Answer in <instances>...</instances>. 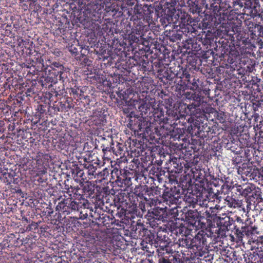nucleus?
Here are the masks:
<instances>
[{"mask_svg":"<svg viewBox=\"0 0 263 263\" xmlns=\"http://www.w3.org/2000/svg\"><path fill=\"white\" fill-rule=\"evenodd\" d=\"M154 11L156 9L152 5H136L128 15L127 18L133 22V25L128 24L124 28L125 35L134 42H138L139 38L149 30Z\"/></svg>","mask_w":263,"mask_h":263,"instance_id":"obj_1","label":"nucleus"},{"mask_svg":"<svg viewBox=\"0 0 263 263\" xmlns=\"http://www.w3.org/2000/svg\"><path fill=\"white\" fill-rule=\"evenodd\" d=\"M65 198L59 202L56 206L55 213L50 207H47L44 212L45 215L53 221H62L65 219L67 215L76 213H79V218L84 219L88 217L87 210L90 203L88 200L77 201L71 197L65 195Z\"/></svg>","mask_w":263,"mask_h":263,"instance_id":"obj_2","label":"nucleus"},{"mask_svg":"<svg viewBox=\"0 0 263 263\" xmlns=\"http://www.w3.org/2000/svg\"><path fill=\"white\" fill-rule=\"evenodd\" d=\"M132 163V168L129 167V170L115 167L110 173L111 178L115 184L123 190H126L132 185V179L135 178V180H137L140 176H142L139 173V165L142 166V164L138 159H134Z\"/></svg>","mask_w":263,"mask_h":263,"instance_id":"obj_3","label":"nucleus"},{"mask_svg":"<svg viewBox=\"0 0 263 263\" xmlns=\"http://www.w3.org/2000/svg\"><path fill=\"white\" fill-rule=\"evenodd\" d=\"M222 216H218L215 213L214 209L212 207L209 208V210H206L202 213V217L205 218L208 222V226L212 230H214L216 236H219L220 231L228 230V227L233 224L234 227L235 222L236 221V218L234 219L227 216L226 214H223Z\"/></svg>","mask_w":263,"mask_h":263,"instance_id":"obj_4","label":"nucleus"},{"mask_svg":"<svg viewBox=\"0 0 263 263\" xmlns=\"http://www.w3.org/2000/svg\"><path fill=\"white\" fill-rule=\"evenodd\" d=\"M216 235L214 230L209 227L205 229L199 231L192 239V249L196 257L200 260L201 257L206 258L208 256V243L209 239L215 238Z\"/></svg>","mask_w":263,"mask_h":263,"instance_id":"obj_5","label":"nucleus"},{"mask_svg":"<svg viewBox=\"0 0 263 263\" xmlns=\"http://www.w3.org/2000/svg\"><path fill=\"white\" fill-rule=\"evenodd\" d=\"M194 72L192 68L182 67L176 72L177 78L180 79L176 89L179 91L180 95H183L186 89L196 90L199 88L198 79L193 76Z\"/></svg>","mask_w":263,"mask_h":263,"instance_id":"obj_6","label":"nucleus"},{"mask_svg":"<svg viewBox=\"0 0 263 263\" xmlns=\"http://www.w3.org/2000/svg\"><path fill=\"white\" fill-rule=\"evenodd\" d=\"M43 54L40 52H36L31 58L32 66L35 68L37 71H43L48 75L53 77V78H56L57 81L58 80V76L64 67L59 62H53L50 65L45 64Z\"/></svg>","mask_w":263,"mask_h":263,"instance_id":"obj_7","label":"nucleus"},{"mask_svg":"<svg viewBox=\"0 0 263 263\" xmlns=\"http://www.w3.org/2000/svg\"><path fill=\"white\" fill-rule=\"evenodd\" d=\"M130 193H128L125 190L121 189L120 192L118 193L114 196V202L115 206L118 209L121 208V211L117 212L115 215L119 217L122 216L124 212L130 213L133 215L139 216L140 212L139 209H137L135 206L133 205Z\"/></svg>","mask_w":263,"mask_h":263,"instance_id":"obj_8","label":"nucleus"},{"mask_svg":"<svg viewBox=\"0 0 263 263\" xmlns=\"http://www.w3.org/2000/svg\"><path fill=\"white\" fill-rule=\"evenodd\" d=\"M135 233L138 236L142 237L146 240V241L155 245L158 244L159 242L171 240L166 236V232L157 233V237L155 238L154 233L144 227V225L138 223L134 227Z\"/></svg>","mask_w":263,"mask_h":263,"instance_id":"obj_9","label":"nucleus"},{"mask_svg":"<svg viewBox=\"0 0 263 263\" xmlns=\"http://www.w3.org/2000/svg\"><path fill=\"white\" fill-rule=\"evenodd\" d=\"M167 216L166 208L155 207L148 210L145 217L151 227L160 229L162 228L160 224L166 220Z\"/></svg>","mask_w":263,"mask_h":263,"instance_id":"obj_10","label":"nucleus"},{"mask_svg":"<svg viewBox=\"0 0 263 263\" xmlns=\"http://www.w3.org/2000/svg\"><path fill=\"white\" fill-rule=\"evenodd\" d=\"M186 189H183L180 185L174 186L170 188L166 187L163 191L162 194V199L164 202L168 204L170 206L172 205H176L180 202L179 199L182 195L184 194ZM176 206L172 207V209L175 208Z\"/></svg>","mask_w":263,"mask_h":263,"instance_id":"obj_11","label":"nucleus"},{"mask_svg":"<svg viewBox=\"0 0 263 263\" xmlns=\"http://www.w3.org/2000/svg\"><path fill=\"white\" fill-rule=\"evenodd\" d=\"M122 223L121 221H117V223L114 224L117 226L116 228H114L112 229H108L106 232H102L100 233V235H102L103 240L106 241H110L111 242L118 247H120L123 242V237L118 233V230H121L124 228V223Z\"/></svg>","mask_w":263,"mask_h":263,"instance_id":"obj_12","label":"nucleus"},{"mask_svg":"<svg viewBox=\"0 0 263 263\" xmlns=\"http://www.w3.org/2000/svg\"><path fill=\"white\" fill-rule=\"evenodd\" d=\"M36 161L34 172L37 176H41L47 172L49 163L51 161V156L49 154L39 152L34 158Z\"/></svg>","mask_w":263,"mask_h":263,"instance_id":"obj_13","label":"nucleus"},{"mask_svg":"<svg viewBox=\"0 0 263 263\" xmlns=\"http://www.w3.org/2000/svg\"><path fill=\"white\" fill-rule=\"evenodd\" d=\"M247 209L260 212L262 210L263 199L261 198V191L256 187L253 189L251 194L246 198Z\"/></svg>","mask_w":263,"mask_h":263,"instance_id":"obj_14","label":"nucleus"},{"mask_svg":"<svg viewBox=\"0 0 263 263\" xmlns=\"http://www.w3.org/2000/svg\"><path fill=\"white\" fill-rule=\"evenodd\" d=\"M239 13L252 18L260 16V5L258 0H247L243 2Z\"/></svg>","mask_w":263,"mask_h":263,"instance_id":"obj_15","label":"nucleus"},{"mask_svg":"<svg viewBox=\"0 0 263 263\" xmlns=\"http://www.w3.org/2000/svg\"><path fill=\"white\" fill-rule=\"evenodd\" d=\"M257 229V227L255 226H248L240 217H236L234 230L239 239H242L245 235L249 236L253 234L258 233Z\"/></svg>","mask_w":263,"mask_h":263,"instance_id":"obj_16","label":"nucleus"},{"mask_svg":"<svg viewBox=\"0 0 263 263\" xmlns=\"http://www.w3.org/2000/svg\"><path fill=\"white\" fill-rule=\"evenodd\" d=\"M145 186H137L134 189V191L130 193V199H132L133 205L138 209L137 205L139 200H143L149 206H152L154 205L155 200L153 199L148 198L147 197L145 196Z\"/></svg>","mask_w":263,"mask_h":263,"instance_id":"obj_17","label":"nucleus"},{"mask_svg":"<svg viewBox=\"0 0 263 263\" xmlns=\"http://www.w3.org/2000/svg\"><path fill=\"white\" fill-rule=\"evenodd\" d=\"M65 189L67 190L66 193L69 197H72L74 199H78L79 201L83 202L85 199L86 195L85 191H83V187L79 185H75L74 183L71 182L70 184L65 183Z\"/></svg>","mask_w":263,"mask_h":263,"instance_id":"obj_18","label":"nucleus"},{"mask_svg":"<svg viewBox=\"0 0 263 263\" xmlns=\"http://www.w3.org/2000/svg\"><path fill=\"white\" fill-rule=\"evenodd\" d=\"M181 109H183L182 114H179V115H178L177 112L173 111L172 115H170V114L168 115V117L170 118L169 119H171L173 121H175L173 124H177V123H176L177 120L185 119V116H192L194 115L196 110V105L193 104H189L187 106L183 104V105H181Z\"/></svg>","mask_w":263,"mask_h":263,"instance_id":"obj_19","label":"nucleus"},{"mask_svg":"<svg viewBox=\"0 0 263 263\" xmlns=\"http://www.w3.org/2000/svg\"><path fill=\"white\" fill-rule=\"evenodd\" d=\"M167 228L168 230V234H170V236L172 237V239H174V242L176 239V237L179 235L182 237L190 234V230L182 223H172Z\"/></svg>","mask_w":263,"mask_h":263,"instance_id":"obj_20","label":"nucleus"},{"mask_svg":"<svg viewBox=\"0 0 263 263\" xmlns=\"http://www.w3.org/2000/svg\"><path fill=\"white\" fill-rule=\"evenodd\" d=\"M245 34L241 32L234 33L233 34L230 33L229 35L227 34L228 39L221 38L219 42L221 43L222 47L224 49L228 50L227 47H230L232 45L233 47H237L236 44H238L237 42L241 41L242 37Z\"/></svg>","mask_w":263,"mask_h":263,"instance_id":"obj_21","label":"nucleus"},{"mask_svg":"<svg viewBox=\"0 0 263 263\" xmlns=\"http://www.w3.org/2000/svg\"><path fill=\"white\" fill-rule=\"evenodd\" d=\"M198 209L189 210L185 214V219L186 222L192 226L195 230L201 226L200 223V217L201 216V211H198Z\"/></svg>","mask_w":263,"mask_h":263,"instance_id":"obj_22","label":"nucleus"},{"mask_svg":"<svg viewBox=\"0 0 263 263\" xmlns=\"http://www.w3.org/2000/svg\"><path fill=\"white\" fill-rule=\"evenodd\" d=\"M197 133L199 136L202 138H206V140L215 137L218 130L217 127L215 125L211 126L210 123L203 124L201 126L197 127Z\"/></svg>","mask_w":263,"mask_h":263,"instance_id":"obj_23","label":"nucleus"},{"mask_svg":"<svg viewBox=\"0 0 263 263\" xmlns=\"http://www.w3.org/2000/svg\"><path fill=\"white\" fill-rule=\"evenodd\" d=\"M197 37L199 39L198 41L200 42L202 48H203V51L204 50H211L212 44L213 43L214 40V35L212 31H202Z\"/></svg>","mask_w":263,"mask_h":263,"instance_id":"obj_24","label":"nucleus"},{"mask_svg":"<svg viewBox=\"0 0 263 263\" xmlns=\"http://www.w3.org/2000/svg\"><path fill=\"white\" fill-rule=\"evenodd\" d=\"M222 11H231L234 10L239 13L240 9L242 8V3L240 0H220Z\"/></svg>","mask_w":263,"mask_h":263,"instance_id":"obj_25","label":"nucleus"},{"mask_svg":"<svg viewBox=\"0 0 263 263\" xmlns=\"http://www.w3.org/2000/svg\"><path fill=\"white\" fill-rule=\"evenodd\" d=\"M180 158L173 157L166 163L167 172L179 173L182 172L184 164L181 163Z\"/></svg>","mask_w":263,"mask_h":263,"instance_id":"obj_26","label":"nucleus"},{"mask_svg":"<svg viewBox=\"0 0 263 263\" xmlns=\"http://www.w3.org/2000/svg\"><path fill=\"white\" fill-rule=\"evenodd\" d=\"M158 263H179L180 262V255L179 252H173L164 254H158Z\"/></svg>","mask_w":263,"mask_h":263,"instance_id":"obj_27","label":"nucleus"},{"mask_svg":"<svg viewBox=\"0 0 263 263\" xmlns=\"http://www.w3.org/2000/svg\"><path fill=\"white\" fill-rule=\"evenodd\" d=\"M198 194L197 205H199L200 207L204 208L206 209L204 212L206 210H209L208 208V204L210 200V199L209 198V196H210V192H208L203 186H200L198 189Z\"/></svg>","mask_w":263,"mask_h":263,"instance_id":"obj_28","label":"nucleus"},{"mask_svg":"<svg viewBox=\"0 0 263 263\" xmlns=\"http://www.w3.org/2000/svg\"><path fill=\"white\" fill-rule=\"evenodd\" d=\"M198 40V37L186 39L183 43V47L189 52L199 51L202 49V47Z\"/></svg>","mask_w":263,"mask_h":263,"instance_id":"obj_29","label":"nucleus"},{"mask_svg":"<svg viewBox=\"0 0 263 263\" xmlns=\"http://www.w3.org/2000/svg\"><path fill=\"white\" fill-rule=\"evenodd\" d=\"M70 172L74 180L73 183H80L84 182L87 179L84 174V170L81 169L78 165H73V167L71 168Z\"/></svg>","mask_w":263,"mask_h":263,"instance_id":"obj_30","label":"nucleus"},{"mask_svg":"<svg viewBox=\"0 0 263 263\" xmlns=\"http://www.w3.org/2000/svg\"><path fill=\"white\" fill-rule=\"evenodd\" d=\"M171 240L159 242L158 244L155 245V247L157 248V252L158 254L172 253H173V250L170 246Z\"/></svg>","mask_w":263,"mask_h":263,"instance_id":"obj_31","label":"nucleus"},{"mask_svg":"<svg viewBox=\"0 0 263 263\" xmlns=\"http://www.w3.org/2000/svg\"><path fill=\"white\" fill-rule=\"evenodd\" d=\"M198 189L195 191V193H189L184 196V200L186 203V206L192 207L195 208L198 204Z\"/></svg>","mask_w":263,"mask_h":263,"instance_id":"obj_32","label":"nucleus"},{"mask_svg":"<svg viewBox=\"0 0 263 263\" xmlns=\"http://www.w3.org/2000/svg\"><path fill=\"white\" fill-rule=\"evenodd\" d=\"M245 174L250 180L253 179L256 181L263 180V167L260 168H253V170L251 169L250 171L245 172Z\"/></svg>","mask_w":263,"mask_h":263,"instance_id":"obj_33","label":"nucleus"},{"mask_svg":"<svg viewBox=\"0 0 263 263\" xmlns=\"http://www.w3.org/2000/svg\"><path fill=\"white\" fill-rule=\"evenodd\" d=\"M176 2L175 0H166L164 4L161 6V12L166 13L167 15H174L176 12L175 6Z\"/></svg>","mask_w":263,"mask_h":263,"instance_id":"obj_34","label":"nucleus"},{"mask_svg":"<svg viewBox=\"0 0 263 263\" xmlns=\"http://www.w3.org/2000/svg\"><path fill=\"white\" fill-rule=\"evenodd\" d=\"M144 186H145V196L148 198L154 199V205H156L158 201L157 197L160 193L158 187L154 186L149 187L147 185H144Z\"/></svg>","mask_w":263,"mask_h":263,"instance_id":"obj_35","label":"nucleus"},{"mask_svg":"<svg viewBox=\"0 0 263 263\" xmlns=\"http://www.w3.org/2000/svg\"><path fill=\"white\" fill-rule=\"evenodd\" d=\"M213 183L214 186H217L218 185H220L221 184V186L220 187V190H217V194H223L224 195H226L229 194V193L231 191L232 189L234 188L233 186H232L231 185L229 184L228 182H223V180L222 179L216 180L215 179L213 182Z\"/></svg>","mask_w":263,"mask_h":263,"instance_id":"obj_36","label":"nucleus"},{"mask_svg":"<svg viewBox=\"0 0 263 263\" xmlns=\"http://www.w3.org/2000/svg\"><path fill=\"white\" fill-rule=\"evenodd\" d=\"M153 120L152 121L153 124L157 123L161 124V123H166V120H167L166 117H165L164 112L162 110H157L153 114ZM151 122V121H150Z\"/></svg>","mask_w":263,"mask_h":263,"instance_id":"obj_37","label":"nucleus"},{"mask_svg":"<svg viewBox=\"0 0 263 263\" xmlns=\"http://www.w3.org/2000/svg\"><path fill=\"white\" fill-rule=\"evenodd\" d=\"M46 97L48 99L47 102H45L43 104H39L37 106V110L40 116L43 115L44 114H46L47 111H49L51 94L50 93H46Z\"/></svg>","mask_w":263,"mask_h":263,"instance_id":"obj_38","label":"nucleus"},{"mask_svg":"<svg viewBox=\"0 0 263 263\" xmlns=\"http://www.w3.org/2000/svg\"><path fill=\"white\" fill-rule=\"evenodd\" d=\"M81 187H83V191H85L86 197H91L95 193V184L91 182H86L85 184L83 182L79 183Z\"/></svg>","mask_w":263,"mask_h":263,"instance_id":"obj_39","label":"nucleus"},{"mask_svg":"<svg viewBox=\"0 0 263 263\" xmlns=\"http://www.w3.org/2000/svg\"><path fill=\"white\" fill-rule=\"evenodd\" d=\"M39 82L43 87L49 88L52 86V84H56L58 82L56 78H53V77L48 74L46 77H41Z\"/></svg>","mask_w":263,"mask_h":263,"instance_id":"obj_40","label":"nucleus"},{"mask_svg":"<svg viewBox=\"0 0 263 263\" xmlns=\"http://www.w3.org/2000/svg\"><path fill=\"white\" fill-rule=\"evenodd\" d=\"M228 206L230 208H240L242 205L241 200H239L234 196H227L225 198Z\"/></svg>","mask_w":263,"mask_h":263,"instance_id":"obj_41","label":"nucleus"},{"mask_svg":"<svg viewBox=\"0 0 263 263\" xmlns=\"http://www.w3.org/2000/svg\"><path fill=\"white\" fill-rule=\"evenodd\" d=\"M187 4L189 8V11L193 14H198L202 11V8L198 5L197 0H188Z\"/></svg>","mask_w":263,"mask_h":263,"instance_id":"obj_42","label":"nucleus"},{"mask_svg":"<svg viewBox=\"0 0 263 263\" xmlns=\"http://www.w3.org/2000/svg\"><path fill=\"white\" fill-rule=\"evenodd\" d=\"M176 243L179 247L192 249V240L191 238H189L187 235H184L181 238H179Z\"/></svg>","mask_w":263,"mask_h":263,"instance_id":"obj_43","label":"nucleus"},{"mask_svg":"<svg viewBox=\"0 0 263 263\" xmlns=\"http://www.w3.org/2000/svg\"><path fill=\"white\" fill-rule=\"evenodd\" d=\"M82 48V46L79 44V43H76L74 44H71L70 45L68 44V50L71 53L72 56H73L75 59L77 60L80 59V49Z\"/></svg>","mask_w":263,"mask_h":263,"instance_id":"obj_44","label":"nucleus"},{"mask_svg":"<svg viewBox=\"0 0 263 263\" xmlns=\"http://www.w3.org/2000/svg\"><path fill=\"white\" fill-rule=\"evenodd\" d=\"M252 26H249V31L256 36H263V25L257 24H252Z\"/></svg>","mask_w":263,"mask_h":263,"instance_id":"obj_45","label":"nucleus"},{"mask_svg":"<svg viewBox=\"0 0 263 263\" xmlns=\"http://www.w3.org/2000/svg\"><path fill=\"white\" fill-rule=\"evenodd\" d=\"M220 0H214L210 5V9L212 10L214 15H220L225 13L224 11H222V7L221 6V3Z\"/></svg>","mask_w":263,"mask_h":263,"instance_id":"obj_46","label":"nucleus"},{"mask_svg":"<svg viewBox=\"0 0 263 263\" xmlns=\"http://www.w3.org/2000/svg\"><path fill=\"white\" fill-rule=\"evenodd\" d=\"M173 15H167L166 13L161 12L160 22L164 28L171 25L173 22Z\"/></svg>","mask_w":263,"mask_h":263,"instance_id":"obj_47","label":"nucleus"},{"mask_svg":"<svg viewBox=\"0 0 263 263\" xmlns=\"http://www.w3.org/2000/svg\"><path fill=\"white\" fill-rule=\"evenodd\" d=\"M247 257H245L247 263H260L258 252L247 253Z\"/></svg>","mask_w":263,"mask_h":263,"instance_id":"obj_48","label":"nucleus"},{"mask_svg":"<svg viewBox=\"0 0 263 263\" xmlns=\"http://www.w3.org/2000/svg\"><path fill=\"white\" fill-rule=\"evenodd\" d=\"M102 143L101 145V147L102 151H106V149H112L113 148L114 145L113 140L112 138L110 137L108 139H106L105 138H102Z\"/></svg>","mask_w":263,"mask_h":263,"instance_id":"obj_49","label":"nucleus"},{"mask_svg":"<svg viewBox=\"0 0 263 263\" xmlns=\"http://www.w3.org/2000/svg\"><path fill=\"white\" fill-rule=\"evenodd\" d=\"M14 235L13 234H10V235L8 236L7 238H5L1 243L0 245L2 249L5 250L13 245V238H14Z\"/></svg>","mask_w":263,"mask_h":263,"instance_id":"obj_50","label":"nucleus"},{"mask_svg":"<svg viewBox=\"0 0 263 263\" xmlns=\"http://www.w3.org/2000/svg\"><path fill=\"white\" fill-rule=\"evenodd\" d=\"M94 122L96 125H104L105 123L106 122V115L104 114V112H102L101 110L98 111L96 118L94 119Z\"/></svg>","mask_w":263,"mask_h":263,"instance_id":"obj_51","label":"nucleus"},{"mask_svg":"<svg viewBox=\"0 0 263 263\" xmlns=\"http://www.w3.org/2000/svg\"><path fill=\"white\" fill-rule=\"evenodd\" d=\"M149 174L152 175L154 177H156L159 180H162L161 176L164 175V171H162L161 168L153 166L149 171Z\"/></svg>","mask_w":263,"mask_h":263,"instance_id":"obj_52","label":"nucleus"},{"mask_svg":"<svg viewBox=\"0 0 263 263\" xmlns=\"http://www.w3.org/2000/svg\"><path fill=\"white\" fill-rule=\"evenodd\" d=\"M229 50V48L230 49L229 52V55L228 58V62L230 63H233L235 60L236 58L237 57V56L239 54V52L237 50L233 49V48H234L232 46V45L230 47H227Z\"/></svg>","mask_w":263,"mask_h":263,"instance_id":"obj_53","label":"nucleus"},{"mask_svg":"<svg viewBox=\"0 0 263 263\" xmlns=\"http://www.w3.org/2000/svg\"><path fill=\"white\" fill-rule=\"evenodd\" d=\"M34 160V158L31 159H27L26 160H24V162L22 164L24 169L34 171L35 163H33Z\"/></svg>","mask_w":263,"mask_h":263,"instance_id":"obj_54","label":"nucleus"},{"mask_svg":"<svg viewBox=\"0 0 263 263\" xmlns=\"http://www.w3.org/2000/svg\"><path fill=\"white\" fill-rule=\"evenodd\" d=\"M85 167L87 170V173L90 176L89 178L92 179L93 176L97 174L96 170L97 169V166H94L93 164L87 163L85 164Z\"/></svg>","mask_w":263,"mask_h":263,"instance_id":"obj_55","label":"nucleus"},{"mask_svg":"<svg viewBox=\"0 0 263 263\" xmlns=\"http://www.w3.org/2000/svg\"><path fill=\"white\" fill-rule=\"evenodd\" d=\"M37 92V89L34 85H32L29 88H28L25 92L27 97L35 99Z\"/></svg>","mask_w":263,"mask_h":263,"instance_id":"obj_56","label":"nucleus"},{"mask_svg":"<svg viewBox=\"0 0 263 263\" xmlns=\"http://www.w3.org/2000/svg\"><path fill=\"white\" fill-rule=\"evenodd\" d=\"M69 75V71L66 69L63 68L58 76V80L62 81L63 83H66L69 81L68 76Z\"/></svg>","mask_w":263,"mask_h":263,"instance_id":"obj_57","label":"nucleus"},{"mask_svg":"<svg viewBox=\"0 0 263 263\" xmlns=\"http://www.w3.org/2000/svg\"><path fill=\"white\" fill-rule=\"evenodd\" d=\"M178 174L167 172V175H166V177H167L168 182L171 184H178L177 178L178 177Z\"/></svg>","mask_w":263,"mask_h":263,"instance_id":"obj_58","label":"nucleus"},{"mask_svg":"<svg viewBox=\"0 0 263 263\" xmlns=\"http://www.w3.org/2000/svg\"><path fill=\"white\" fill-rule=\"evenodd\" d=\"M253 107L255 111L258 110L259 107H261L263 104V96L260 95V99H253L252 100Z\"/></svg>","mask_w":263,"mask_h":263,"instance_id":"obj_59","label":"nucleus"},{"mask_svg":"<svg viewBox=\"0 0 263 263\" xmlns=\"http://www.w3.org/2000/svg\"><path fill=\"white\" fill-rule=\"evenodd\" d=\"M102 160L97 158L96 162H95L99 167L103 166L107 162L110 163L111 162V158L107 157H102Z\"/></svg>","mask_w":263,"mask_h":263,"instance_id":"obj_60","label":"nucleus"},{"mask_svg":"<svg viewBox=\"0 0 263 263\" xmlns=\"http://www.w3.org/2000/svg\"><path fill=\"white\" fill-rule=\"evenodd\" d=\"M255 187L254 185H247L243 188L241 196L245 197L246 198L249 197L251 194L253 189Z\"/></svg>","mask_w":263,"mask_h":263,"instance_id":"obj_61","label":"nucleus"},{"mask_svg":"<svg viewBox=\"0 0 263 263\" xmlns=\"http://www.w3.org/2000/svg\"><path fill=\"white\" fill-rule=\"evenodd\" d=\"M182 37V32L180 31L176 32L173 31L170 35V40L172 42H176L177 40H180Z\"/></svg>","mask_w":263,"mask_h":263,"instance_id":"obj_62","label":"nucleus"},{"mask_svg":"<svg viewBox=\"0 0 263 263\" xmlns=\"http://www.w3.org/2000/svg\"><path fill=\"white\" fill-rule=\"evenodd\" d=\"M239 42H237L238 44H236L237 47H244L247 45H249L250 43V40L248 36H246V34L244 35V36L242 37L241 41H239Z\"/></svg>","mask_w":263,"mask_h":263,"instance_id":"obj_63","label":"nucleus"},{"mask_svg":"<svg viewBox=\"0 0 263 263\" xmlns=\"http://www.w3.org/2000/svg\"><path fill=\"white\" fill-rule=\"evenodd\" d=\"M39 224L37 222H32L31 223L29 224L26 228V231H32L34 233L38 230Z\"/></svg>","mask_w":263,"mask_h":263,"instance_id":"obj_64","label":"nucleus"}]
</instances>
